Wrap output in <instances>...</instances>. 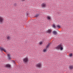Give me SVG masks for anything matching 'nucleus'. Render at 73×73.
<instances>
[{"instance_id": "0eeeda50", "label": "nucleus", "mask_w": 73, "mask_h": 73, "mask_svg": "<svg viewBox=\"0 0 73 73\" xmlns=\"http://www.w3.org/2000/svg\"><path fill=\"white\" fill-rule=\"evenodd\" d=\"M11 66L9 64H7L5 66V68H10Z\"/></svg>"}, {"instance_id": "f257e3e1", "label": "nucleus", "mask_w": 73, "mask_h": 73, "mask_svg": "<svg viewBox=\"0 0 73 73\" xmlns=\"http://www.w3.org/2000/svg\"><path fill=\"white\" fill-rule=\"evenodd\" d=\"M56 49L58 50L60 49V50H63V47L62 45L61 44H60L57 47H55Z\"/></svg>"}, {"instance_id": "6e6552de", "label": "nucleus", "mask_w": 73, "mask_h": 73, "mask_svg": "<svg viewBox=\"0 0 73 73\" xmlns=\"http://www.w3.org/2000/svg\"><path fill=\"white\" fill-rule=\"evenodd\" d=\"M7 56L8 60H11V54H7Z\"/></svg>"}, {"instance_id": "9b49d317", "label": "nucleus", "mask_w": 73, "mask_h": 73, "mask_svg": "<svg viewBox=\"0 0 73 73\" xmlns=\"http://www.w3.org/2000/svg\"><path fill=\"white\" fill-rule=\"evenodd\" d=\"M51 32H52V30L50 29H48L46 31V33H50Z\"/></svg>"}, {"instance_id": "4468645a", "label": "nucleus", "mask_w": 73, "mask_h": 73, "mask_svg": "<svg viewBox=\"0 0 73 73\" xmlns=\"http://www.w3.org/2000/svg\"><path fill=\"white\" fill-rule=\"evenodd\" d=\"M52 33L53 35H56V34H57V33L56 31H54L52 32Z\"/></svg>"}, {"instance_id": "9d476101", "label": "nucleus", "mask_w": 73, "mask_h": 73, "mask_svg": "<svg viewBox=\"0 0 73 73\" xmlns=\"http://www.w3.org/2000/svg\"><path fill=\"white\" fill-rule=\"evenodd\" d=\"M7 38L8 40H10L11 38V36L9 35H7Z\"/></svg>"}, {"instance_id": "39448f33", "label": "nucleus", "mask_w": 73, "mask_h": 73, "mask_svg": "<svg viewBox=\"0 0 73 73\" xmlns=\"http://www.w3.org/2000/svg\"><path fill=\"white\" fill-rule=\"evenodd\" d=\"M41 7L42 8H44L46 7V3H44L41 4Z\"/></svg>"}, {"instance_id": "f8f14e48", "label": "nucleus", "mask_w": 73, "mask_h": 73, "mask_svg": "<svg viewBox=\"0 0 73 73\" xmlns=\"http://www.w3.org/2000/svg\"><path fill=\"white\" fill-rule=\"evenodd\" d=\"M46 18L48 20H51V17L49 16H47Z\"/></svg>"}, {"instance_id": "4be33fe9", "label": "nucleus", "mask_w": 73, "mask_h": 73, "mask_svg": "<svg viewBox=\"0 0 73 73\" xmlns=\"http://www.w3.org/2000/svg\"><path fill=\"white\" fill-rule=\"evenodd\" d=\"M23 1H25V0H21Z\"/></svg>"}, {"instance_id": "f3484780", "label": "nucleus", "mask_w": 73, "mask_h": 73, "mask_svg": "<svg viewBox=\"0 0 73 73\" xmlns=\"http://www.w3.org/2000/svg\"><path fill=\"white\" fill-rule=\"evenodd\" d=\"M56 27H57V28H58V29L60 28V25H57Z\"/></svg>"}, {"instance_id": "6ab92c4d", "label": "nucleus", "mask_w": 73, "mask_h": 73, "mask_svg": "<svg viewBox=\"0 0 73 73\" xmlns=\"http://www.w3.org/2000/svg\"><path fill=\"white\" fill-rule=\"evenodd\" d=\"M42 44V42H39V45H41Z\"/></svg>"}, {"instance_id": "7ed1b4c3", "label": "nucleus", "mask_w": 73, "mask_h": 73, "mask_svg": "<svg viewBox=\"0 0 73 73\" xmlns=\"http://www.w3.org/2000/svg\"><path fill=\"white\" fill-rule=\"evenodd\" d=\"M36 68H40L41 66H42V63L41 62H39L36 64L35 65Z\"/></svg>"}, {"instance_id": "423d86ee", "label": "nucleus", "mask_w": 73, "mask_h": 73, "mask_svg": "<svg viewBox=\"0 0 73 73\" xmlns=\"http://www.w3.org/2000/svg\"><path fill=\"white\" fill-rule=\"evenodd\" d=\"M0 50L1 52H2V51H3L4 52H5V53L7 52V50H6V49L1 46H0Z\"/></svg>"}, {"instance_id": "20e7f679", "label": "nucleus", "mask_w": 73, "mask_h": 73, "mask_svg": "<svg viewBox=\"0 0 73 73\" xmlns=\"http://www.w3.org/2000/svg\"><path fill=\"white\" fill-rule=\"evenodd\" d=\"M4 18L2 16L0 15V24H3L4 22Z\"/></svg>"}, {"instance_id": "412c9836", "label": "nucleus", "mask_w": 73, "mask_h": 73, "mask_svg": "<svg viewBox=\"0 0 73 73\" xmlns=\"http://www.w3.org/2000/svg\"><path fill=\"white\" fill-rule=\"evenodd\" d=\"M12 62H13V64H15V61L13 60Z\"/></svg>"}, {"instance_id": "dca6fc26", "label": "nucleus", "mask_w": 73, "mask_h": 73, "mask_svg": "<svg viewBox=\"0 0 73 73\" xmlns=\"http://www.w3.org/2000/svg\"><path fill=\"white\" fill-rule=\"evenodd\" d=\"M52 27H53V28L54 29L56 28V25L54 24L52 25Z\"/></svg>"}, {"instance_id": "a211bd4d", "label": "nucleus", "mask_w": 73, "mask_h": 73, "mask_svg": "<svg viewBox=\"0 0 73 73\" xmlns=\"http://www.w3.org/2000/svg\"><path fill=\"white\" fill-rule=\"evenodd\" d=\"M72 55H73V54H72V53H71L70 54H69V56L70 57H72Z\"/></svg>"}, {"instance_id": "1a4fd4ad", "label": "nucleus", "mask_w": 73, "mask_h": 73, "mask_svg": "<svg viewBox=\"0 0 73 73\" xmlns=\"http://www.w3.org/2000/svg\"><path fill=\"white\" fill-rule=\"evenodd\" d=\"M68 68L70 70H72L73 69V65H70L68 67Z\"/></svg>"}, {"instance_id": "5701e85b", "label": "nucleus", "mask_w": 73, "mask_h": 73, "mask_svg": "<svg viewBox=\"0 0 73 73\" xmlns=\"http://www.w3.org/2000/svg\"><path fill=\"white\" fill-rule=\"evenodd\" d=\"M27 15H28V14H27Z\"/></svg>"}, {"instance_id": "2eb2a0df", "label": "nucleus", "mask_w": 73, "mask_h": 73, "mask_svg": "<svg viewBox=\"0 0 73 73\" xmlns=\"http://www.w3.org/2000/svg\"><path fill=\"white\" fill-rule=\"evenodd\" d=\"M50 45V43H48L47 45L46 46V49H48V47H49V46Z\"/></svg>"}, {"instance_id": "f03ea898", "label": "nucleus", "mask_w": 73, "mask_h": 73, "mask_svg": "<svg viewBox=\"0 0 73 73\" xmlns=\"http://www.w3.org/2000/svg\"><path fill=\"white\" fill-rule=\"evenodd\" d=\"M29 59H28V57H25V58H24L23 61L24 62V63H25V64H27V62L29 61Z\"/></svg>"}, {"instance_id": "ddd939ff", "label": "nucleus", "mask_w": 73, "mask_h": 73, "mask_svg": "<svg viewBox=\"0 0 73 73\" xmlns=\"http://www.w3.org/2000/svg\"><path fill=\"white\" fill-rule=\"evenodd\" d=\"M42 52H43V53H46V52H47V49L46 48H44Z\"/></svg>"}, {"instance_id": "aec40b11", "label": "nucleus", "mask_w": 73, "mask_h": 73, "mask_svg": "<svg viewBox=\"0 0 73 73\" xmlns=\"http://www.w3.org/2000/svg\"><path fill=\"white\" fill-rule=\"evenodd\" d=\"M38 16H39V14H36L35 15V17H38Z\"/></svg>"}]
</instances>
